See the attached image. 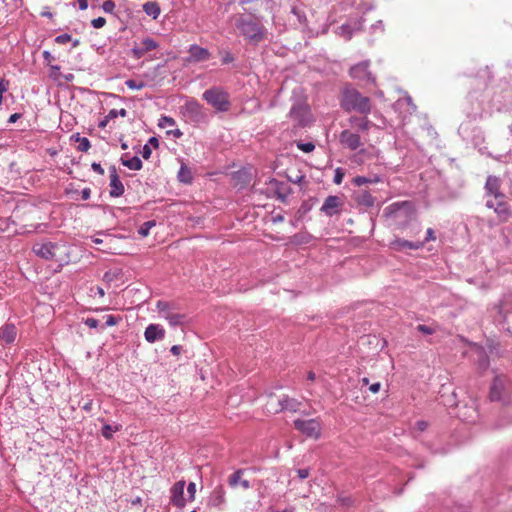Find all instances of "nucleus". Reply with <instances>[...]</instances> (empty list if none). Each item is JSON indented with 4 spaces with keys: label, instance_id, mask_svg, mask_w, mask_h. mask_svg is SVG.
<instances>
[{
    "label": "nucleus",
    "instance_id": "obj_57",
    "mask_svg": "<svg viewBox=\"0 0 512 512\" xmlns=\"http://www.w3.org/2000/svg\"><path fill=\"white\" fill-rule=\"evenodd\" d=\"M93 406L92 400L87 401L83 406L82 409L86 412H91Z\"/></svg>",
    "mask_w": 512,
    "mask_h": 512
},
{
    "label": "nucleus",
    "instance_id": "obj_4",
    "mask_svg": "<svg viewBox=\"0 0 512 512\" xmlns=\"http://www.w3.org/2000/svg\"><path fill=\"white\" fill-rule=\"evenodd\" d=\"M294 427L309 438L318 439L321 435L322 427L318 419H297L294 421Z\"/></svg>",
    "mask_w": 512,
    "mask_h": 512
},
{
    "label": "nucleus",
    "instance_id": "obj_26",
    "mask_svg": "<svg viewBox=\"0 0 512 512\" xmlns=\"http://www.w3.org/2000/svg\"><path fill=\"white\" fill-rule=\"evenodd\" d=\"M163 317L169 322L171 326H177L182 324L185 316L183 314L167 312L163 314Z\"/></svg>",
    "mask_w": 512,
    "mask_h": 512
},
{
    "label": "nucleus",
    "instance_id": "obj_38",
    "mask_svg": "<svg viewBox=\"0 0 512 512\" xmlns=\"http://www.w3.org/2000/svg\"><path fill=\"white\" fill-rule=\"evenodd\" d=\"M337 503L343 507H350L353 504V500L349 496H338Z\"/></svg>",
    "mask_w": 512,
    "mask_h": 512
},
{
    "label": "nucleus",
    "instance_id": "obj_47",
    "mask_svg": "<svg viewBox=\"0 0 512 512\" xmlns=\"http://www.w3.org/2000/svg\"><path fill=\"white\" fill-rule=\"evenodd\" d=\"M84 323L90 328H97L99 325V321L95 318H86Z\"/></svg>",
    "mask_w": 512,
    "mask_h": 512
},
{
    "label": "nucleus",
    "instance_id": "obj_48",
    "mask_svg": "<svg viewBox=\"0 0 512 512\" xmlns=\"http://www.w3.org/2000/svg\"><path fill=\"white\" fill-rule=\"evenodd\" d=\"M435 239H436V237H435L433 229L432 228H428L427 232H426V238L424 240V243L428 242V241H434Z\"/></svg>",
    "mask_w": 512,
    "mask_h": 512
},
{
    "label": "nucleus",
    "instance_id": "obj_60",
    "mask_svg": "<svg viewBox=\"0 0 512 512\" xmlns=\"http://www.w3.org/2000/svg\"><path fill=\"white\" fill-rule=\"evenodd\" d=\"M187 107L190 109V110H199L200 109V105L197 103V102H190Z\"/></svg>",
    "mask_w": 512,
    "mask_h": 512
},
{
    "label": "nucleus",
    "instance_id": "obj_49",
    "mask_svg": "<svg viewBox=\"0 0 512 512\" xmlns=\"http://www.w3.org/2000/svg\"><path fill=\"white\" fill-rule=\"evenodd\" d=\"M141 153L144 159H148L151 156L152 151L148 145H144Z\"/></svg>",
    "mask_w": 512,
    "mask_h": 512
},
{
    "label": "nucleus",
    "instance_id": "obj_19",
    "mask_svg": "<svg viewBox=\"0 0 512 512\" xmlns=\"http://www.w3.org/2000/svg\"><path fill=\"white\" fill-rule=\"evenodd\" d=\"M17 336V329L13 324H5L0 328V339L5 344H11L15 341Z\"/></svg>",
    "mask_w": 512,
    "mask_h": 512
},
{
    "label": "nucleus",
    "instance_id": "obj_17",
    "mask_svg": "<svg viewBox=\"0 0 512 512\" xmlns=\"http://www.w3.org/2000/svg\"><path fill=\"white\" fill-rule=\"evenodd\" d=\"M192 61L201 62L209 60L211 54L208 49L200 47L198 45L190 46L188 50Z\"/></svg>",
    "mask_w": 512,
    "mask_h": 512
},
{
    "label": "nucleus",
    "instance_id": "obj_10",
    "mask_svg": "<svg viewBox=\"0 0 512 512\" xmlns=\"http://www.w3.org/2000/svg\"><path fill=\"white\" fill-rule=\"evenodd\" d=\"M185 481L180 480L176 482L171 488V503L179 508H183L186 504L184 498Z\"/></svg>",
    "mask_w": 512,
    "mask_h": 512
},
{
    "label": "nucleus",
    "instance_id": "obj_59",
    "mask_svg": "<svg viewBox=\"0 0 512 512\" xmlns=\"http://www.w3.org/2000/svg\"><path fill=\"white\" fill-rule=\"evenodd\" d=\"M78 1V4H79V8L81 10H86L87 7H88V2L87 0H77Z\"/></svg>",
    "mask_w": 512,
    "mask_h": 512
},
{
    "label": "nucleus",
    "instance_id": "obj_28",
    "mask_svg": "<svg viewBox=\"0 0 512 512\" xmlns=\"http://www.w3.org/2000/svg\"><path fill=\"white\" fill-rule=\"evenodd\" d=\"M121 162L124 166L131 170H140L142 168V161L139 157L134 156L130 159L121 158Z\"/></svg>",
    "mask_w": 512,
    "mask_h": 512
},
{
    "label": "nucleus",
    "instance_id": "obj_31",
    "mask_svg": "<svg viewBox=\"0 0 512 512\" xmlns=\"http://www.w3.org/2000/svg\"><path fill=\"white\" fill-rule=\"evenodd\" d=\"M155 225L156 222L154 220L144 222L138 230L139 235L142 237H147L149 235L150 229Z\"/></svg>",
    "mask_w": 512,
    "mask_h": 512
},
{
    "label": "nucleus",
    "instance_id": "obj_7",
    "mask_svg": "<svg viewBox=\"0 0 512 512\" xmlns=\"http://www.w3.org/2000/svg\"><path fill=\"white\" fill-rule=\"evenodd\" d=\"M349 75L353 79L359 81H371L375 82V78L369 71V61H363L352 66L349 70Z\"/></svg>",
    "mask_w": 512,
    "mask_h": 512
},
{
    "label": "nucleus",
    "instance_id": "obj_24",
    "mask_svg": "<svg viewBox=\"0 0 512 512\" xmlns=\"http://www.w3.org/2000/svg\"><path fill=\"white\" fill-rule=\"evenodd\" d=\"M356 202L365 207H372L375 203V198L368 191H362L356 196Z\"/></svg>",
    "mask_w": 512,
    "mask_h": 512
},
{
    "label": "nucleus",
    "instance_id": "obj_13",
    "mask_svg": "<svg viewBox=\"0 0 512 512\" xmlns=\"http://www.w3.org/2000/svg\"><path fill=\"white\" fill-rule=\"evenodd\" d=\"M501 188V181L496 176H488L486 183H485V189L488 194L495 197V199H503L505 198V195L500 191Z\"/></svg>",
    "mask_w": 512,
    "mask_h": 512
},
{
    "label": "nucleus",
    "instance_id": "obj_44",
    "mask_svg": "<svg viewBox=\"0 0 512 512\" xmlns=\"http://www.w3.org/2000/svg\"><path fill=\"white\" fill-rule=\"evenodd\" d=\"M127 114L126 110L125 109H121L120 111H117L115 109H112L109 114H108V118H116L118 115L122 116V117H125Z\"/></svg>",
    "mask_w": 512,
    "mask_h": 512
},
{
    "label": "nucleus",
    "instance_id": "obj_20",
    "mask_svg": "<svg viewBox=\"0 0 512 512\" xmlns=\"http://www.w3.org/2000/svg\"><path fill=\"white\" fill-rule=\"evenodd\" d=\"M391 245L396 251H402L404 249L418 250L423 247L424 242H411L408 240L397 239L393 241Z\"/></svg>",
    "mask_w": 512,
    "mask_h": 512
},
{
    "label": "nucleus",
    "instance_id": "obj_14",
    "mask_svg": "<svg viewBox=\"0 0 512 512\" xmlns=\"http://www.w3.org/2000/svg\"><path fill=\"white\" fill-rule=\"evenodd\" d=\"M505 386L506 380L503 377H495L490 388V399L492 401H500L502 399Z\"/></svg>",
    "mask_w": 512,
    "mask_h": 512
},
{
    "label": "nucleus",
    "instance_id": "obj_45",
    "mask_svg": "<svg viewBox=\"0 0 512 512\" xmlns=\"http://www.w3.org/2000/svg\"><path fill=\"white\" fill-rule=\"evenodd\" d=\"M343 177H344V173L342 172V170L340 168H337L335 171L334 183L337 185L341 184Z\"/></svg>",
    "mask_w": 512,
    "mask_h": 512
},
{
    "label": "nucleus",
    "instance_id": "obj_37",
    "mask_svg": "<svg viewBox=\"0 0 512 512\" xmlns=\"http://www.w3.org/2000/svg\"><path fill=\"white\" fill-rule=\"evenodd\" d=\"M297 147L305 153H310L315 149V145L312 142H307V143L298 142Z\"/></svg>",
    "mask_w": 512,
    "mask_h": 512
},
{
    "label": "nucleus",
    "instance_id": "obj_12",
    "mask_svg": "<svg viewBox=\"0 0 512 512\" xmlns=\"http://www.w3.org/2000/svg\"><path fill=\"white\" fill-rule=\"evenodd\" d=\"M165 333V329L159 324H149L144 331V337L148 343H154L164 339Z\"/></svg>",
    "mask_w": 512,
    "mask_h": 512
},
{
    "label": "nucleus",
    "instance_id": "obj_41",
    "mask_svg": "<svg viewBox=\"0 0 512 512\" xmlns=\"http://www.w3.org/2000/svg\"><path fill=\"white\" fill-rule=\"evenodd\" d=\"M417 330L423 334H427V335H431L433 333H435V329H433L432 327L430 326H427V325H424V324H420L417 326Z\"/></svg>",
    "mask_w": 512,
    "mask_h": 512
},
{
    "label": "nucleus",
    "instance_id": "obj_25",
    "mask_svg": "<svg viewBox=\"0 0 512 512\" xmlns=\"http://www.w3.org/2000/svg\"><path fill=\"white\" fill-rule=\"evenodd\" d=\"M177 177L180 182L185 184L191 183L193 179L191 170L184 164L181 165Z\"/></svg>",
    "mask_w": 512,
    "mask_h": 512
},
{
    "label": "nucleus",
    "instance_id": "obj_2",
    "mask_svg": "<svg viewBox=\"0 0 512 512\" xmlns=\"http://www.w3.org/2000/svg\"><path fill=\"white\" fill-rule=\"evenodd\" d=\"M236 27L241 34L250 42L257 44L266 38V29L255 19H246L240 16L236 19Z\"/></svg>",
    "mask_w": 512,
    "mask_h": 512
},
{
    "label": "nucleus",
    "instance_id": "obj_9",
    "mask_svg": "<svg viewBox=\"0 0 512 512\" xmlns=\"http://www.w3.org/2000/svg\"><path fill=\"white\" fill-rule=\"evenodd\" d=\"M57 249L58 246L52 242L36 243L32 248L37 256L45 260H53L56 257Z\"/></svg>",
    "mask_w": 512,
    "mask_h": 512
},
{
    "label": "nucleus",
    "instance_id": "obj_30",
    "mask_svg": "<svg viewBox=\"0 0 512 512\" xmlns=\"http://www.w3.org/2000/svg\"><path fill=\"white\" fill-rule=\"evenodd\" d=\"M76 142H78L77 149L81 152H87L91 147L89 139L86 137H80L78 134L76 136Z\"/></svg>",
    "mask_w": 512,
    "mask_h": 512
},
{
    "label": "nucleus",
    "instance_id": "obj_58",
    "mask_svg": "<svg viewBox=\"0 0 512 512\" xmlns=\"http://www.w3.org/2000/svg\"><path fill=\"white\" fill-rule=\"evenodd\" d=\"M21 118V114L20 113H14L12 114L9 119H8V122L9 123H15L18 119Z\"/></svg>",
    "mask_w": 512,
    "mask_h": 512
},
{
    "label": "nucleus",
    "instance_id": "obj_22",
    "mask_svg": "<svg viewBox=\"0 0 512 512\" xmlns=\"http://www.w3.org/2000/svg\"><path fill=\"white\" fill-rule=\"evenodd\" d=\"M269 185H270V188L273 189L275 191V193L277 194V196L281 199H284L287 196V194L289 193V188H288L287 184H285L283 182H279L276 179L270 180Z\"/></svg>",
    "mask_w": 512,
    "mask_h": 512
},
{
    "label": "nucleus",
    "instance_id": "obj_5",
    "mask_svg": "<svg viewBox=\"0 0 512 512\" xmlns=\"http://www.w3.org/2000/svg\"><path fill=\"white\" fill-rule=\"evenodd\" d=\"M339 142L344 147L351 151H355L362 146L361 136L357 131L351 129H344L339 135Z\"/></svg>",
    "mask_w": 512,
    "mask_h": 512
},
{
    "label": "nucleus",
    "instance_id": "obj_33",
    "mask_svg": "<svg viewBox=\"0 0 512 512\" xmlns=\"http://www.w3.org/2000/svg\"><path fill=\"white\" fill-rule=\"evenodd\" d=\"M106 326H116L122 321L121 316L105 315L103 316Z\"/></svg>",
    "mask_w": 512,
    "mask_h": 512
},
{
    "label": "nucleus",
    "instance_id": "obj_29",
    "mask_svg": "<svg viewBox=\"0 0 512 512\" xmlns=\"http://www.w3.org/2000/svg\"><path fill=\"white\" fill-rule=\"evenodd\" d=\"M121 429V425H116L112 427L109 424H105L102 427V435L105 439L110 440L113 437V434Z\"/></svg>",
    "mask_w": 512,
    "mask_h": 512
},
{
    "label": "nucleus",
    "instance_id": "obj_34",
    "mask_svg": "<svg viewBox=\"0 0 512 512\" xmlns=\"http://www.w3.org/2000/svg\"><path fill=\"white\" fill-rule=\"evenodd\" d=\"M125 84L132 90H140L145 87V83L143 81H136L134 79H128Z\"/></svg>",
    "mask_w": 512,
    "mask_h": 512
},
{
    "label": "nucleus",
    "instance_id": "obj_61",
    "mask_svg": "<svg viewBox=\"0 0 512 512\" xmlns=\"http://www.w3.org/2000/svg\"><path fill=\"white\" fill-rule=\"evenodd\" d=\"M168 134H173L174 136L176 137H181L182 136V132L179 130V129H176V130H168L167 131Z\"/></svg>",
    "mask_w": 512,
    "mask_h": 512
},
{
    "label": "nucleus",
    "instance_id": "obj_55",
    "mask_svg": "<svg viewBox=\"0 0 512 512\" xmlns=\"http://www.w3.org/2000/svg\"><path fill=\"white\" fill-rule=\"evenodd\" d=\"M91 195V189L90 188H84L81 192V196L83 200H87L90 198Z\"/></svg>",
    "mask_w": 512,
    "mask_h": 512
},
{
    "label": "nucleus",
    "instance_id": "obj_32",
    "mask_svg": "<svg viewBox=\"0 0 512 512\" xmlns=\"http://www.w3.org/2000/svg\"><path fill=\"white\" fill-rule=\"evenodd\" d=\"M158 125L161 128H172V127L176 126V122H175V120L172 117L162 116L159 119V124Z\"/></svg>",
    "mask_w": 512,
    "mask_h": 512
},
{
    "label": "nucleus",
    "instance_id": "obj_51",
    "mask_svg": "<svg viewBox=\"0 0 512 512\" xmlns=\"http://www.w3.org/2000/svg\"><path fill=\"white\" fill-rule=\"evenodd\" d=\"M170 352L174 355V356H179L182 352V346L181 345H173L170 349Z\"/></svg>",
    "mask_w": 512,
    "mask_h": 512
},
{
    "label": "nucleus",
    "instance_id": "obj_40",
    "mask_svg": "<svg viewBox=\"0 0 512 512\" xmlns=\"http://www.w3.org/2000/svg\"><path fill=\"white\" fill-rule=\"evenodd\" d=\"M102 9L106 12V13H112L115 9V3L114 1L112 0H106L103 2L102 4Z\"/></svg>",
    "mask_w": 512,
    "mask_h": 512
},
{
    "label": "nucleus",
    "instance_id": "obj_16",
    "mask_svg": "<svg viewBox=\"0 0 512 512\" xmlns=\"http://www.w3.org/2000/svg\"><path fill=\"white\" fill-rule=\"evenodd\" d=\"M110 196L111 197H120L123 195L125 189L124 186L116 172V169L113 168L110 174Z\"/></svg>",
    "mask_w": 512,
    "mask_h": 512
},
{
    "label": "nucleus",
    "instance_id": "obj_42",
    "mask_svg": "<svg viewBox=\"0 0 512 512\" xmlns=\"http://www.w3.org/2000/svg\"><path fill=\"white\" fill-rule=\"evenodd\" d=\"M106 24V19L104 17H98L91 21V25L96 28H102Z\"/></svg>",
    "mask_w": 512,
    "mask_h": 512
},
{
    "label": "nucleus",
    "instance_id": "obj_53",
    "mask_svg": "<svg viewBox=\"0 0 512 512\" xmlns=\"http://www.w3.org/2000/svg\"><path fill=\"white\" fill-rule=\"evenodd\" d=\"M9 83L4 79H0V93H4L8 90Z\"/></svg>",
    "mask_w": 512,
    "mask_h": 512
},
{
    "label": "nucleus",
    "instance_id": "obj_46",
    "mask_svg": "<svg viewBox=\"0 0 512 512\" xmlns=\"http://www.w3.org/2000/svg\"><path fill=\"white\" fill-rule=\"evenodd\" d=\"M187 492H188V494H189V498H190L191 500H193V499H194V497H195V493H196V485H195V483L190 482V483L188 484Z\"/></svg>",
    "mask_w": 512,
    "mask_h": 512
},
{
    "label": "nucleus",
    "instance_id": "obj_18",
    "mask_svg": "<svg viewBox=\"0 0 512 512\" xmlns=\"http://www.w3.org/2000/svg\"><path fill=\"white\" fill-rule=\"evenodd\" d=\"M265 407L266 410L272 414H277L283 411L282 396L279 397L273 393L269 394Z\"/></svg>",
    "mask_w": 512,
    "mask_h": 512
},
{
    "label": "nucleus",
    "instance_id": "obj_1",
    "mask_svg": "<svg viewBox=\"0 0 512 512\" xmlns=\"http://www.w3.org/2000/svg\"><path fill=\"white\" fill-rule=\"evenodd\" d=\"M341 107L346 112L355 111L359 114L368 115L372 109L371 99L362 95L355 88H346L342 92Z\"/></svg>",
    "mask_w": 512,
    "mask_h": 512
},
{
    "label": "nucleus",
    "instance_id": "obj_15",
    "mask_svg": "<svg viewBox=\"0 0 512 512\" xmlns=\"http://www.w3.org/2000/svg\"><path fill=\"white\" fill-rule=\"evenodd\" d=\"M348 122L357 132L361 131L367 133L372 126V122L368 119L367 115L363 117L353 115L348 119Z\"/></svg>",
    "mask_w": 512,
    "mask_h": 512
},
{
    "label": "nucleus",
    "instance_id": "obj_6",
    "mask_svg": "<svg viewBox=\"0 0 512 512\" xmlns=\"http://www.w3.org/2000/svg\"><path fill=\"white\" fill-rule=\"evenodd\" d=\"M343 205L344 200L342 197L337 195H330L325 199L321 207V211L326 216L332 217L334 215L340 214Z\"/></svg>",
    "mask_w": 512,
    "mask_h": 512
},
{
    "label": "nucleus",
    "instance_id": "obj_8",
    "mask_svg": "<svg viewBox=\"0 0 512 512\" xmlns=\"http://www.w3.org/2000/svg\"><path fill=\"white\" fill-rule=\"evenodd\" d=\"M159 47L158 43L151 37H145L139 44H136L132 50V56L135 59L142 58L146 53L155 50Z\"/></svg>",
    "mask_w": 512,
    "mask_h": 512
},
{
    "label": "nucleus",
    "instance_id": "obj_63",
    "mask_svg": "<svg viewBox=\"0 0 512 512\" xmlns=\"http://www.w3.org/2000/svg\"><path fill=\"white\" fill-rule=\"evenodd\" d=\"M307 379L311 382H313L316 379V375L313 371H309L307 374Z\"/></svg>",
    "mask_w": 512,
    "mask_h": 512
},
{
    "label": "nucleus",
    "instance_id": "obj_52",
    "mask_svg": "<svg viewBox=\"0 0 512 512\" xmlns=\"http://www.w3.org/2000/svg\"><path fill=\"white\" fill-rule=\"evenodd\" d=\"M380 388H381V384L379 382L377 383H373L369 386V390L370 392H372L373 394H376L380 391Z\"/></svg>",
    "mask_w": 512,
    "mask_h": 512
},
{
    "label": "nucleus",
    "instance_id": "obj_23",
    "mask_svg": "<svg viewBox=\"0 0 512 512\" xmlns=\"http://www.w3.org/2000/svg\"><path fill=\"white\" fill-rule=\"evenodd\" d=\"M282 401H283V410H288L291 412L299 411L300 407L302 405L301 401H299L295 398L289 397L288 395H283Z\"/></svg>",
    "mask_w": 512,
    "mask_h": 512
},
{
    "label": "nucleus",
    "instance_id": "obj_27",
    "mask_svg": "<svg viewBox=\"0 0 512 512\" xmlns=\"http://www.w3.org/2000/svg\"><path fill=\"white\" fill-rule=\"evenodd\" d=\"M143 10L147 15L153 17V19H156L160 14V7L156 2L145 3L143 5Z\"/></svg>",
    "mask_w": 512,
    "mask_h": 512
},
{
    "label": "nucleus",
    "instance_id": "obj_56",
    "mask_svg": "<svg viewBox=\"0 0 512 512\" xmlns=\"http://www.w3.org/2000/svg\"><path fill=\"white\" fill-rule=\"evenodd\" d=\"M428 424L427 422L425 421H418L416 422V428L419 430V431H424L426 430Z\"/></svg>",
    "mask_w": 512,
    "mask_h": 512
},
{
    "label": "nucleus",
    "instance_id": "obj_36",
    "mask_svg": "<svg viewBox=\"0 0 512 512\" xmlns=\"http://www.w3.org/2000/svg\"><path fill=\"white\" fill-rule=\"evenodd\" d=\"M377 181H378L377 178L372 180V179H369V178L364 177V176H357V177H355L353 179L354 184L357 185V186H362V185L367 184V183H375Z\"/></svg>",
    "mask_w": 512,
    "mask_h": 512
},
{
    "label": "nucleus",
    "instance_id": "obj_35",
    "mask_svg": "<svg viewBox=\"0 0 512 512\" xmlns=\"http://www.w3.org/2000/svg\"><path fill=\"white\" fill-rule=\"evenodd\" d=\"M171 303L166 301H158L156 307L160 313L165 314L171 311Z\"/></svg>",
    "mask_w": 512,
    "mask_h": 512
},
{
    "label": "nucleus",
    "instance_id": "obj_50",
    "mask_svg": "<svg viewBox=\"0 0 512 512\" xmlns=\"http://www.w3.org/2000/svg\"><path fill=\"white\" fill-rule=\"evenodd\" d=\"M91 167L94 172H96L100 175L104 174V169L102 168V166L99 163L94 162V163H92Z\"/></svg>",
    "mask_w": 512,
    "mask_h": 512
},
{
    "label": "nucleus",
    "instance_id": "obj_39",
    "mask_svg": "<svg viewBox=\"0 0 512 512\" xmlns=\"http://www.w3.org/2000/svg\"><path fill=\"white\" fill-rule=\"evenodd\" d=\"M408 205V202H397V203H393L391 204L390 206H388L385 211L387 213H395L396 211H398L401 207L403 206H407Z\"/></svg>",
    "mask_w": 512,
    "mask_h": 512
},
{
    "label": "nucleus",
    "instance_id": "obj_62",
    "mask_svg": "<svg viewBox=\"0 0 512 512\" xmlns=\"http://www.w3.org/2000/svg\"><path fill=\"white\" fill-rule=\"evenodd\" d=\"M91 241H92V243H94L96 245H101L104 243V240L101 238H98V237H92Z\"/></svg>",
    "mask_w": 512,
    "mask_h": 512
},
{
    "label": "nucleus",
    "instance_id": "obj_11",
    "mask_svg": "<svg viewBox=\"0 0 512 512\" xmlns=\"http://www.w3.org/2000/svg\"><path fill=\"white\" fill-rule=\"evenodd\" d=\"M488 208H493L495 213L501 218L502 221H507L511 215L508 203L503 199H496V203L488 200L486 203Z\"/></svg>",
    "mask_w": 512,
    "mask_h": 512
},
{
    "label": "nucleus",
    "instance_id": "obj_3",
    "mask_svg": "<svg viewBox=\"0 0 512 512\" xmlns=\"http://www.w3.org/2000/svg\"><path fill=\"white\" fill-rule=\"evenodd\" d=\"M203 98L218 111H227L230 108L229 95L220 88H211L203 93Z\"/></svg>",
    "mask_w": 512,
    "mask_h": 512
},
{
    "label": "nucleus",
    "instance_id": "obj_54",
    "mask_svg": "<svg viewBox=\"0 0 512 512\" xmlns=\"http://www.w3.org/2000/svg\"><path fill=\"white\" fill-rule=\"evenodd\" d=\"M297 474L299 478L306 479L309 476V470L308 469H299L297 471Z\"/></svg>",
    "mask_w": 512,
    "mask_h": 512
},
{
    "label": "nucleus",
    "instance_id": "obj_64",
    "mask_svg": "<svg viewBox=\"0 0 512 512\" xmlns=\"http://www.w3.org/2000/svg\"><path fill=\"white\" fill-rule=\"evenodd\" d=\"M112 249L111 245H107L105 246L104 248H100L99 250H101L102 252H109L110 250Z\"/></svg>",
    "mask_w": 512,
    "mask_h": 512
},
{
    "label": "nucleus",
    "instance_id": "obj_21",
    "mask_svg": "<svg viewBox=\"0 0 512 512\" xmlns=\"http://www.w3.org/2000/svg\"><path fill=\"white\" fill-rule=\"evenodd\" d=\"M243 470L239 469L235 471L232 475H230L228 479V483L232 488H236L240 485L244 490L250 488V483L246 479H242Z\"/></svg>",
    "mask_w": 512,
    "mask_h": 512
},
{
    "label": "nucleus",
    "instance_id": "obj_43",
    "mask_svg": "<svg viewBox=\"0 0 512 512\" xmlns=\"http://www.w3.org/2000/svg\"><path fill=\"white\" fill-rule=\"evenodd\" d=\"M71 41V36L69 34H61L55 38V42L58 44H66Z\"/></svg>",
    "mask_w": 512,
    "mask_h": 512
}]
</instances>
